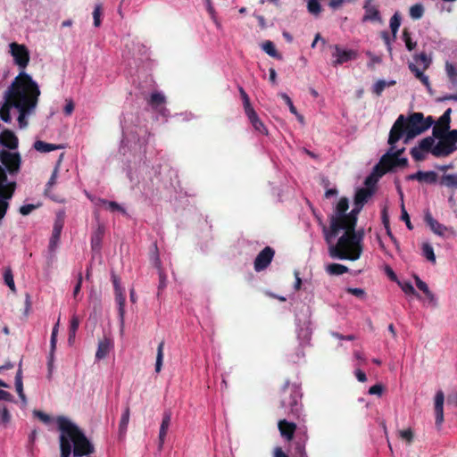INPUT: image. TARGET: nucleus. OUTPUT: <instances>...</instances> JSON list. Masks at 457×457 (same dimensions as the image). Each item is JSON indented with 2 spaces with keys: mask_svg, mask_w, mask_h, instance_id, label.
Masks as SVG:
<instances>
[{
  "mask_svg": "<svg viewBox=\"0 0 457 457\" xmlns=\"http://www.w3.org/2000/svg\"><path fill=\"white\" fill-rule=\"evenodd\" d=\"M101 15H102V4H96L93 11V19L95 27H99L101 25Z\"/></svg>",
  "mask_w": 457,
  "mask_h": 457,
  "instance_id": "obj_55",
  "label": "nucleus"
},
{
  "mask_svg": "<svg viewBox=\"0 0 457 457\" xmlns=\"http://www.w3.org/2000/svg\"><path fill=\"white\" fill-rule=\"evenodd\" d=\"M355 0H328V5L332 10L340 9L345 3H353Z\"/></svg>",
  "mask_w": 457,
  "mask_h": 457,
  "instance_id": "obj_61",
  "label": "nucleus"
},
{
  "mask_svg": "<svg viewBox=\"0 0 457 457\" xmlns=\"http://www.w3.org/2000/svg\"><path fill=\"white\" fill-rule=\"evenodd\" d=\"M425 221L435 234L443 236L446 231V228L435 220L429 212L426 213Z\"/></svg>",
  "mask_w": 457,
  "mask_h": 457,
  "instance_id": "obj_28",
  "label": "nucleus"
},
{
  "mask_svg": "<svg viewBox=\"0 0 457 457\" xmlns=\"http://www.w3.org/2000/svg\"><path fill=\"white\" fill-rule=\"evenodd\" d=\"M171 421V411L167 410L163 412L162 420L160 426L159 436H158V448L161 451L163 447L165 438L168 433V429L170 428Z\"/></svg>",
  "mask_w": 457,
  "mask_h": 457,
  "instance_id": "obj_19",
  "label": "nucleus"
},
{
  "mask_svg": "<svg viewBox=\"0 0 457 457\" xmlns=\"http://www.w3.org/2000/svg\"><path fill=\"white\" fill-rule=\"evenodd\" d=\"M104 235V227L103 225H99L91 237L92 250L96 251L100 249Z\"/></svg>",
  "mask_w": 457,
  "mask_h": 457,
  "instance_id": "obj_31",
  "label": "nucleus"
},
{
  "mask_svg": "<svg viewBox=\"0 0 457 457\" xmlns=\"http://www.w3.org/2000/svg\"><path fill=\"white\" fill-rule=\"evenodd\" d=\"M18 137L10 129H4L0 133V144L8 149L14 150L18 147Z\"/></svg>",
  "mask_w": 457,
  "mask_h": 457,
  "instance_id": "obj_22",
  "label": "nucleus"
},
{
  "mask_svg": "<svg viewBox=\"0 0 457 457\" xmlns=\"http://www.w3.org/2000/svg\"><path fill=\"white\" fill-rule=\"evenodd\" d=\"M11 420V414L5 405H0V424L5 427Z\"/></svg>",
  "mask_w": 457,
  "mask_h": 457,
  "instance_id": "obj_50",
  "label": "nucleus"
},
{
  "mask_svg": "<svg viewBox=\"0 0 457 457\" xmlns=\"http://www.w3.org/2000/svg\"><path fill=\"white\" fill-rule=\"evenodd\" d=\"M399 436L405 440L409 445L412 443L414 438V433L411 428H407L399 431Z\"/></svg>",
  "mask_w": 457,
  "mask_h": 457,
  "instance_id": "obj_57",
  "label": "nucleus"
},
{
  "mask_svg": "<svg viewBox=\"0 0 457 457\" xmlns=\"http://www.w3.org/2000/svg\"><path fill=\"white\" fill-rule=\"evenodd\" d=\"M408 180H417L420 183H427L429 185L436 184L438 179V175L436 171L428 170L422 171L419 170L415 173L407 176Z\"/></svg>",
  "mask_w": 457,
  "mask_h": 457,
  "instance_id": "obj_18",
  "label": "nucleus"
},
{
  "mask_svg": "<svg viewBox=\"0 0 457 457\" xmlns=\"http://www.w3.org/2000/svg\"><path fill=\"white\" fill-rule=\"evenodd\" d=\"M109 350H110L109 342L107 340L100 341L98 344L96 353V358L97 360H102V359L105 358L109 353Z\"/></svg>",
  "mask_w": 457,
  "mask_h": 457,
  "instance_id": "obj_40",
  "label": "nucleus"
},
{
  "mask_svg": "<svg viewBox=\"0 0 457 457\" xmlns=\"http://www.w3.org/2000/svg\"><path fill=\"white\" fill-rule=\"evenodd\" d=\"M434 122L432 116L425 118L422 112H412L407 118L401 114L390 129L388 144L395 145L403 136V142L407 144L411 139L428 130Z\"/></svg>",
  "mask_w": 457,
  "mask_h": 457,
  "instance_id": "obj_2",
  "label": "nucleus"
},
{
  "mask_svg": "<svg viewBox=\"0 0 457 457\" xmlns=\"http://www.w3.org/2000/svg\"><path fill=\"white\" fill-rule=\"evenodd\" d=\"M414 279H415V284H416V287L420 290L422 291L424 294L428 293L429 288L428 287V285L422 281L419 276L417 275H414Z\"/></svg>",
  "mask_w": 457,
  "mask_h": 457,
  "instance_id": "obj_64",
  "label": "nucleus"
},
{
  "mask_svg": "<svg viewBox=\"0 0 457 457\" xmlns=\"http://www.w3.org/2000/svg\"><path fill=\"white\" fill-rule=\"evenodd\" d=\"M16 182H7V174L2 165H0V201L8 202L15 192Z\"/></svg>",
  "mask_w": 457,
  "mask_h": 457,
  "instance_id": "obj_12",
  "label": "nucleus"
},
{
  "mask_svg": "<svg viewBox=\"0 0 457 457\" xmlns=\"http://www.w3.org/2000/svg\"><path fill=\"white\" fill-rule=\"evenodd\" d=\"M402 290L406 294V295H416L417 297H419V294L416 292L415 288L413 287V286L411 285V282H403V283H399Z\"/></svg>",
  "mask_w": 457,
  "mask_h": 457,
  "instance_id": "obj_58",
  "label": "nucleus"
},
{
  "mask_svg": "<svg viewBox=\"0 0 457 457\" xmlns=\"http://www.w3.org/2000/svg\"><path fill=\"white\" fill-rule=\"evenodd\" d=\"M101 202L112 212L119 211V212H121L122 213L126 212L124 208H122L118 203H116L114 201H108V200L103 199V200H101Z\"/></svg>",
  "mask_w": 457,
  "mask_h": 457,
  "instance_id": "obj_56",
  "label": "nucleus"
},
{
  "mask_svg": "<svg viewBox=\"0 0 457 457\" xmlns=\"http://www.w3.org/2000/svg\"><path fill=\"white\" fill-rule=\"evenodd\" d=\"M349 208V201L346 197H341L338 201L334 212L329 216L331 221L330 234L338 235L342 229V223Z\"/></svg>",
  "mask_w": 457,
  "mask_h": 457,
  "instance_id": "obj_9",
  "label": "nucleus"
},
{
  "mask_svg": "<svg viewBox=\"0 0 457 457\" xmlns=\"http://www.w3.org/2000/svg\"><path fill=\"white\" fill-rule=\"evenodd\" d=\"M404 151V147L395 150V145H391L389 150L380 158L379 162L375 166L374 173L378 177H382L396 167H406L408 165L407 158L401 157Z\"/></svg>",
  "mask_w": 457,
  "mask_h": 457,
  "instance_id": "obj_6",
  "label": "nucleus"
},
{
  "mask_svg": "<svg viewBox=\"0 0 457 457\" xmlns=\"http://www.w3.org/2000/svg\"><path fill=\"white\" fill-rule=\"evenodd\" d=\"M413 59L416 62L415 63L416 65L419 64V65L422 66L421 71H426L427 69L429 68V66L431 64V59L424 52H422L419 54H415L413 56Z\"/></svg>",
  "mask_w": 457,
  "mask_h": 457,
  "instance_id": "obj_39",
  "label": "nucleus"
},
{
  "mask_svg": "<svg viewBox=\"0 0 457 457\" xmlns=\"http://www.w3.org/2000/svg\"><path fill=\"white\" fill-rule=\"evenodd\" d=\"M410 71L414 74L415 78L418 79L427 88H430L429 79L424 74V71H421L416 64L410 62L408 65Z\"/></svg>",
  "mask_w": 457,
  "mask_h": 457,
  "instance_id": "obj_32",
  "label": "nucleus"
},
{
  "mask_svg": "<svg viewBox=\"0 0 457 457\" xmlns=\"http://www.w3.org/2000/svg\"><path fill=\"white\" fill-rule=\"evenodd\" d=\"M275 251L270 246L264 247L256 256L253 268L254 270L260 272L268 268L273 260Z\"/></svg>",
  "mask_w": 457,
  "mask_h": 457,
  "instance_id": "obj_13",
  "label": "nucleus"
},
{
  "mask_svg": "<svg viewBox=\"0 0 457 457\" xmlns=\"http://www.w3.org/2000/svg\"><path fill=\"white\" fill-rule=\"evenodd\" d=\"M435 144V139L432 137H427L419 142L417 146L411 149L410 154L416 162L425 160L424 152L431 153V146Z\"/></svg>",
  "mask_w": 457,
  "mask_h": 457,
  "instance_id": "obj_14",
  "label": "nucleus"
},
{
  "mask_svg": "<svg viewBox=\"0 0 457 457\" xmlns=\"http://www.w3.org/2000/svg\"><path fill=\"white\" fill-rule=\"evenodd\" d=\"M374 194V189L371 187H361L359 188L354 195L353 204L354 205H361L364 206V204L369 201V199Z\"/></svg>",
  "mask_w": 457,
  "mask_h": 457,
  "instance_id": "obj_25",
  "label": "nucleus"
},
{
  "mask_svg": "<svg viewBox=\"0 0 457 457\" xmlns=\"http://www.w3.org/2000/svg\"><path fill=\"white\" fill-rule=\"evenodd\" d=\"M307 9L313 15H319L321 12V6L318 0H309Z\"/></svg>",
  "mask_w": 457,
  "mask_h": 457,
  "instance_id": "obj_54",
  "label": "nucleus"
},
{
  "mask_svg": "<svg viewBox=\"0 0 457 457\" xmlns=\"http://www.w3.org/2000/svg\"><path fill=\"white\" fill-rule=\"evenodd\" d=\"M10 53L13 57L14 63L21 69V72H25L24 70L29 62V52L24 45L12 42L10 44Z\"/></svg>",
  "mask_w": 457,
  "mask_h": 457,
  "instance_id": "obj_11",
  "label": "nucleus"
},
{
  "mask_svg": "<svg viewBox=\"0 0 457 457\" xmlns=\"http://www.w3.org/2000/svg\"><path fill=\"white\" fill-rule=\"evenodd\" d=\"M362 208L363 206L361 205H354L353 210L349 213H346V215L345 216L344 222L342 223V228L350 226L351 228H353V226H356L358 215L362 210Z\"/></svg>",
  "mask_w": 457,
  "mask_h": 457,
  "instance_id": "obj_27",
  "label": "nucleus"
},
{
  "mask_svg": "<svg viewBox=\"0 0 457 457\" xmlns=\"http://www.w3.org/2000/svg\"><path fill=\"white\" fill-rule=\"evenodd\" d=\"M452 109L448 108L444 114L439 118L433 127V137H440L446 134L450 129Z\"/></svg>",
  "mask_w": 457,
  "mask_h": 457,
  "instance_id": "obj_15",
  "label": "nucleus"
},
{
  "mask_svg": "<svg viewBox=\"0 0 457 457\" xmlns=\"http://www.w3.org/2000/svg\"><path fill=\"white\" fill-rule=\"evenodd\" d=\"M445 71H446V73H447L450 80L453 83H455L457 81V67L455 65H453V63L446 62Z\"/></svg>",
  "mask_w": 457,
  "mask_h": 457,
  "instance_id": "obj_51",
  "label": "nucleus"
},
{
  "mask_svg": "<svg viewBox=\"0 0 457 457\" xmlns=\"http://www.w3.org/2000/svg\"><path fill=\"white\" fill-rule=\"evenodd\" d=\"M356 226H353V228H351L350 226L342 228L341 230H346L351 237L354 236V241L359 245H361V242L364 237V231L363 229L356 230Z\"/></svg>",
  "mask_w": 457,
  "mask_h": 457,
  "instance_id": "obj_42",
  "label": "nucleus"
},
{
  "mask_svg": "<svg viewBox=\"0 0 457 457\" xmlns=\"http://www.w3.org/2000/svg\"><path fill=\"white\" fill-rule=\"evenodd\" d=\"M319 225L320 226L323 233L324 239L327 244H331L334 239L337 237V235L330 234L331 229V221H329V227H328L322 220L321 217L316 216Z\"/></svg>",
  "mask_w": 457,
  "mask_h": 457,
  "instance_id": "obj_37",
  "label": "nucleus"
},
{
  "mask_svg": "<svg viewBox=\"0 0 457 457\" xmlns=\"http://www.w3.org/2000/svg\"><path fill=\"white\" fill-rule=\"evenodd\" d=\"M394 85H395V80H390L389 82H386L383 79H379L374 84L372 91L374 94L379 96H381L382 92L386 87H392Z\"/></svg>",
  "mask_w": 457,
  "mask_h": 457,
  "instance_id": "obj_43",
  "label": "nucleus"
},
{
  "mask_svg": "<svg viewBox=\"0 0 457 457\" xmlns=\"http://www.w3.org/2000/svg\"><path fill=\"white\" fill-rule=\"evenodd\" d=\"M33 147L35 150H37L40 153H48L51 151L63 148V146L62 145L50 144V143H46V142H44L41 140H37L34 143Z\"/></svg>",
  "mask_w": 457,
  "mask_h": 457,
  "instance_id": "obj_33",
  "label": "nucleus"
},
{
  "mask_svg": "<svg viewBox=\"0 0 457 457\" xmlns=\"http://www.w3.org/2000/svg\"><path fill=\"white\" fill-rule=\"evenodd\" d=\"M372 0H366L363 5L365 13L362 17V22L377 21L381 22V15L377 6L372 5Z\"/></svg>",
  "mask_w": 457,
  "mask_h": 457,
  "instance_id": "obj_20",
  "label": "nucleus"
},
{
  "mask_svg": "<svg viewBox=\"0 0 457 457\" xmlns=\"http://www.w3.org/2000/svg\"><path fill=\"white\" fill-rule=\"evenodd\" d=\"M155 266L159 270V285H158V292H157V296L159 297L160 295L162 293V291L167 287V276L161 268V262H160L158 254L155 257Z\"/></svg>",
  "mask_w": 457,
  "mask_h": 457,
  "instance_id": "obj_34",
  "label": "nucleus"
},
{
  "mask_svg": "<svg viewBox=\"0 0 457 457\" xmlns=\"http://www.w3.org/2000/svg\"><path fill=\"white\" fill-rule=\"evenodd\" d=\"M294 457H307L303 442L296 441L294 446Z\"/></svg>",
  "mask_w": 457,
  "mask_h": 457,
  "instance_id": "obj_53",
  "label": "nucleus"
},
{
  "mask_svg": "<svg viewBox=\"0 0 457 457\" xmlns=\"http://www.w3.org/2000/svg\"><path fill=\"white\" fill-rule=\"evenodd\" d=\"M63 225H64V213L59 212L56 215V219H55L54 228H53L52 237H51L50 242H49V248L52 251L54 250V248L56 247V245L60 240Z\"/></svg>",
  "mask_w": 457,
  "mask_h": 457,
  "instance_id": "obj_17",
  "label": "nucleus"
},
{
  "mask_svg": "<svg viewBox=\"0 0 457 457\" xmlns=\"http://www.w3.org/2000/svg\"><path fill=\"white\" fill-rule=\"evenodd\" d=\"M58 430L60 431L59 444L61 457L88 456L95 453V447L84 432L71 420L64 416L56 418Z\"/></svg>",
  "mask_w": 457,
  "mask_h": 457,
  "instance_id": "obj_1",
  "label": "nucleus"
},
{
  "mask_svg": "<svg viewBox=\"0 0 457 457\" xmlns=\"http://www.w3.org/2000/svg\"><path fill=\"white\" fill-rule=\"evenodd\" d=\"M130 417L129 406L126 405L121 414L120 420L119 423V437L123 438L127 433L128 425Z\"/></svg>",
  "mask_w": 457,
  "mask_h": 457,
  "instance_id": "obj_29",
  "label": "nucleus"
},
{
  "mask_svg": "<svg viewBox=\"0 0 457 457\" xmlns=\"http://www.w3.org/2000/svg\"><path fill=\"white\" fill-rule=\"evenodd\" d=\"M403 41L405 43L406 48L409 51H412L416 47L417 42L412 41V38L411 37V33L408 31L407 29H404L403 31Z\"/></svg>",
  "mask_w": 457,
  "mask_h": 457,
  "instance_id": "obj_49",
  "label": "nucleus"
},
{
  "mask_svg": "<svg viewBox=\"0 0 457 457\" xmlns=\"http://www.w3.org/2000/svg\"><path fill=\"white\" fill-rule=\"evenodd\" d=\"M280 435L287 441H291L294 438L295 432L296 430V424L289 422L287 420H280L278 424Z\"/></svg>",
  "mask_w": 457,
  "mask_h": 457,
  "instance_id": "obj_23",
  "label": "nucleus"
},
{
  "mask_svg": "<svg viewBox=\"0 0 457 457\" xmlns=\"http://www.w3.org/2000/svg\"><path fill=\"white\" fill-rule=\"evenodd\" d=\"M238 91L240 93V96H241V98L243 101L245 112H246L247 111L253 110V108L251 105L250 98H249L247 93L245 91V89L242 87H238Z\"/></svg>",
  "mask_w": 457,
  "mask_h": 457,
  "instance_id": "obj_52",
  "label": "nucleus"
},
{
  "mask_svg": "<svg viewBox=\"0 0 457 457\" xmlns=\"http://www.w3.org/2000/svg\"><path fill=\"white\" fill-rule=\"evenodd\" d=\"M33 414L35 417L38 418L42 422H44L46 424H47L51 421V417L48 414H46L41 411L34 410Z\"/></svg>",
  "mask_w": 457,
  "mask_h": 457,
  "instance_id": "obj_63",
  "label": "nucleus"
},
{
  "mask_svg": "<svg viewBox=\"0 0 457 457\" xmlns=\"http://www.w3.org/2000/svg\"><path fill=\"white\" fill-rule=\"evenodd\" d=\"M23 79H27L26 72H20L13 81L8 87L4 95V103L0 109V117L3 121L9 123L12 120L10 111L12 108L17 109V104L21 94Z\"/></svg>",
  "mask_w": 457,
  "mask_h": 457,
  "instance_id": "obj_5",
  "label": "nucleus"
},
{
  "mask_svg": "<svg viewBox=\"0 0 457 457\" xmlns=\"http://www.w3.org/2000/svg\"><path fill=\"white\" fill-rule=\"evenodd\" d=\"M79 327V319L77 315H73L70 321V327H69V337H68V343L69 345H72L75 341V337L77 330Z\"/></svg>",
  "mask_w": 457,
  "mask_h": 457,
  "instance_id": "obj_36",
  "label": "nucleus"
},
{
  "mask_svg": "<svg viewBox=\"0 0 457 457\" xmlns=\"http://www.w3.org/2000/svg\"><path fill=\"white\" fill-rule=\"evenodd\" d=\"M423 255L431 262H436V255L433 247L428 243H424L422 246Z\"/></svg>",
  "mask_w": 457,
  "mask_h": 457,
  "instance_id": "obj_48",
  "label": "nucleus"
},
{
  "mask_svg": "<svg viewBox=\"0 0 457 457\" xmlns=\"http://www.w3.org/2000/svg\"><path fill=\"white\" fill-rule=\"evenodd\" d=\"M432 137L438 139L437 144L431 146V154L435 157L449 156L457 150V129L450 130L440 137L432 136Z\"/></svg>",
  "mask_w": 457,
  "mask_h": 457,
  "instance_id": "obj_8",
  "label": "nucleus"
},
{
  "mask_svg": "<svg viewBox=\"0 0 457 457\" xmlns=\"http://www.w3.org/2000/svg\"><path fill=\"white\" fill-rule=\"evenodd\" d=\"M262 49L270 56L277 58V59H281V55L278 53V51L275 48L274 44L271 41H270V40L265 41L262 44Z\"/></svg>",
  "mask_w": 457,
  "mask_h": 457,
  "instance_id": "obj_45",
  "label": "nucleus"
},
{
  "mask_svg": "<svg viewBox=\"0 0 457 457\" xmlns=\"http://www.w3.org/2000/svg\"><path fill=\"white\" fill-rule=\"evenodd\" d=\"M439 183L441 186H445L450 189H457V173L444 174Z\"/></svg>",
  "mask_w": 457,
  "mask_h": 457,
  "instance_id": "obj_35",
  "label": "nucleus"
},
{
  "mask_svg": "<svg viewBox=\"0 0 457 457\" xmlns=\"http://www.w3.org/2000/svg\"><path fill=\"white\" fill-rule=\"evenodd\" d=\"M424 14V8L422 4H416L410 8V15L414 20L420 19Z\"/></svg>",
  "mask_w": 457,
  "mask_h": 457,
  "instance_id": "obj_47",
  "label": "nucleus"
},
{
  "mask_svg": "<svg viewBox=\"0 0 457 457\" xmlns=\"http://www.w3.org/2000/svg\"><path fill=\"white\" fill-rule=\"evenodd\" d=\"M4 278L5 284L9 287V288L12 292H14L15 291V285H14V280H13L12 273V271L10 270H5V272L4 274Z\"/></svg>",
  "mask_w": 457,
  "mask_h": 457,
  "instance_id": "obj_60",
  "label": "nucleus"
},
{
  "mask_svg": "<svg viewBox=\"0 0 457 457\" xmlns=\"http://www.w3.org/2000/svg\"><path fill=\"white\" fill-rule=\"evenodd\" d=\"M0 162L10 175H16L20 172L21 158L19 153H12L7 150L0 151Z\"/></svg>",
  "mask_w": 457,
  "mask_h": 457,
  "instance_id": "obj_10",
  "label": "nucleus"
},
{
  "mask_svg": "<svg viewBox=\"0 0 457 457\" xmlns=\"http://www.w3.org/2000/svg\"><path fill=\"white\" fill-rule=\"evenodd\" d=\"M163 349H164V341H161L157 347L156 362H155V372L156 373H159L162 367Z\"/></svg>",
  "mask_w": 457,
  "mask_h": 457,
  "instance_id": "obj_44",
  "label": "nucleus"
},
{
  "mask_svg": "<svg viewBox=\"0 0 457 457\" xmlns=\"http://www.w3.org/2000/svg\"><path fill=\"white\" fill-rule=\"evenodd\" d=\"M279 96L285 101L287 105L289 107V111L291 113L297 115V110L294 105L291 98L286 93H280Z\"/></svg>",
  "mask_w": 457,
  "mask_h": 457,
  "instance_id": "obj_62",
  "label": "nucleus"
},
{
  "mask_svg": "<svg viewBox=\"0 0 457 457\" xmlns=\"http://www.w3.org/2000/svg\"><path fill=\"white\" fill-rule=\"evenodd\" d=\"M21 94L17 104L19 112L18 122L21 129L28 126L27 116L31 114L38 103L40 90L37 83L27 73V79H23Z\"/></svg>",
  "mask_w": 457,
  "mask_h": 457,
  "instance_id": "obj_3",
  "label": "nucleus"
},
{
  "mask_svg": "<svg viewBox=\"0 0 457 457\" xmlns=\"http://www.w3.org/2000/svg\"><path fill=\"white\" fill-rule=\"evenodd\" d=\"M326 270L330 275H342L348 271V268L343 264L331 263L327 266Z\"/></svg>",
  "mask_w": 457,
  "mask_h": 457,
  "instance_id": "obj_41",
  "label": "nucleus"
},
{
  "mask_svg": "<svg viewBox=\"0 0 457 457\" xmlns=\"http://www.w3.org/2000/svg\"><path fill=\"white\" fill-rule=\"evenodd\" d=\"M333 47L335 49V52L333 53L335 60L332 62V64L335 67L357 57V54L353 50H345L338 45H335Z\"/></svg>",
  "mask_w": 457,
  "mask_h": 457,
  "instance_id": "obj_16",
  "label": "nucleus"
},
{
  "mask_svg": "<svg viewBox=\"0 0 457 457\" xmlns=\"http://www.w3.org/2000/svg\"><path fill=\"white\" fill-rule=\"evenodd\" d=\"M115 301L119 306V317L120 322L123 324L124 322V316H125V303H126V297L123 293L121 292H115Z\"/></svg>",
  "mask_w": 457,
  "mask_h": 457,
  "instance_id": "obj_38",
  "label": "nucleus"
},
{
  "mask_svg": "<svg viewBox=\"0 0 457 457\" xmlns=\"http://www.w3.org/2000/svg\"><path fill=\"white\" fill-rule=\"evenodd\" d=\"M401 25V17L395 12L390 19V29L393 34L394 39L396 37L397 31Z\"/></svg>",
  "mask_w": 457,
  "mask_h": 457,
  "instance_id": "obj_46",
  "label": "nucleus"
},
{
  "mask_svg": "<svg viewBox=\"0 0 457 457\" xmlns=\"http://www.w3.org/2000/svg\"><path fill=\"white\" fill-rule=\"evenodd\" d=\"M22 360L20 361L19 368L15 376V388L21 398V400L26 403L27 398L23 392V382H22V369H21Z\"/></svg>",
  "mask_w": 457,
  "mask_h": 457,
  "instance_id": "obj_30",
  "label": "nucleus"
},
{
  "mask_svg": "<svg viewBox=\"0 0 457 457\" xmlns=\"http://www.w3.org/2000/svg\"><path fill=\"white\" fill-rule=\"evenodd\" d=\"M344 231L337 244H328L329 255L340 260L356 261L361 255L362 245L354 241V236L351 237L346 230Z\"/></svg>",
  "mask_w": 457,
  "mask_h": 457,
  "instance_id": "obj_4",
  "label": "nucleus"
},
{
  "mask_svg": "<svg viewBox=\"0 0 457 457\" xmlns=\"http://www.w3.org/2000/svg\"><path fill=\"white\" fill-rule=\"evenodd\" d=\"M300 387L287 381L282 387L281 406L288 410L289 413L299 417L302 409Z\"/></svg>",
  "mask_w": 457,
  "mask_h": 457,
  "instance_id": "obj_7",
  "label": "nucleus"
},
{
  "mask_svg": "<svg viewBox=\"0 0 457 457\" xmlns=\"http://www.w3.org/2000/svg\"><path fill=\"white\" fill-rule=\"evenodd\" d=\"M245 115L247 116L248 120H250L251 124L254 128L256 131L262 135H267L268 130L262 121L259 119L258 114L254 111V109L251 111H247L245 112Z\"/></svg>",
  "mask_w": 457,
  "mask_h": 457,
  "instance_id": "obj_26",
  "label": "nucleus"
},
{
  "mask_svg": "<svg viewBox=\"0 0 457 457\" xmlns=\"http://www.w3.org/2000/svg\"><path fill=\"white\" fill-rule=\"evenodd\" d=\"M444 401L445 395L443 391H437L435 396V413L436 425H440L444 420Z\"/></svg>",
  "mask_w": 457,
  "mask_h": 457,
  "instance_id": "obj_24",
  "label": "nucleus"
},
{
  "mask_svg": "<svg viewBox=\"0 0 457 457\" xmlns=\"http://www.w3.org/2000/svg\"><path fill=\"white\" fill-rule=\"evenodd\" d=\"M60 319L57 320L56 324L54 326L51 335L50 345L52 352H54L57 342V333L59 328Z\"/></svg>",
  "mask_w": 457,
  "mask_h": 457,
  "instance_id": "obj_59",
  "label": "nucleus"
},
{
  "mask_svg": "<svg viewBox=\"0 0 457 457\" xmlns=\"http://www.w3.org/2000/svg\"><path fill=\"white\" fill-rule=\"evenodd\" d=\"M165 103L166 97L160 92L152 93L147 100V104L152 107V109L162 115H164V112H166V108L164 107Z\"/></svg>",
  "mask_w": 457,
  "mask_h": 457,
  "instance_id": "obj_21",
  "label": "nucleus"
}]
</instances>
